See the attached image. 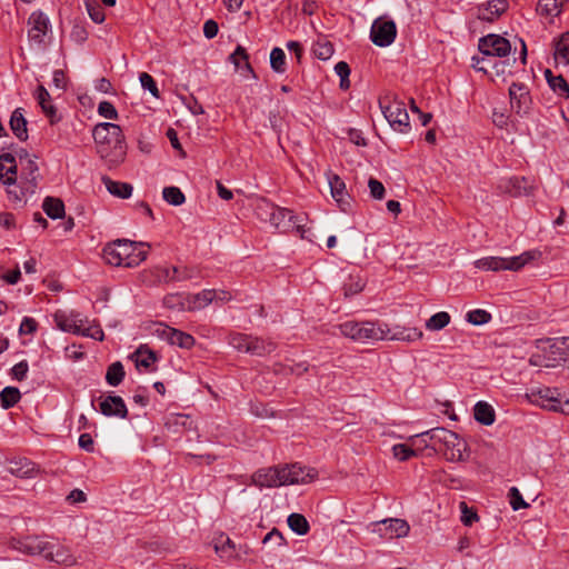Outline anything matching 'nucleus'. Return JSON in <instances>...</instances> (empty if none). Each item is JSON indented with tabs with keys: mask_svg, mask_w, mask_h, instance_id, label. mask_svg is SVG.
Instances as JSON below:
<instances>
[{
	"mask_svg": "<svg viewBox=\"0 0 569 569\" xmlns=\"http://www.w3.org/2000/svg\"><path fill=\"white\" fill-rule=\"evenodd\" d=\"M92 137L98 146L101 158L118 164L126 157V141L119 124L101 122L94 126Z\"/></svg>",
	"mask_w": 569,
	"mask_h": 569,
	"instance_id": "obj_1",
	"label": "nucleus"
},
{
	"mask_svg": "<svg viewBox=\"0 0 569 569\" xmlns=\"http://www.w3.org/2000/svg\"><path fill=\"white\" fill-rule=\"evenodd\" d=\"M416 438H421L426 442V447H432L435 450L442 451L448 461L463 460L467 443L453 431L437 427L416 435L411 439Z\"/></svg>",
	"mask_w": 569,
	"mask_h": 569,
	"instance_id": "obj_2",
	"label": "nucleus"
},
{
	"mask_svg": "<svg viewBox=\"0 0 569 569\" xmlns=\"http://www.w3.org/2000/svg\"><path fill=\"white\" fill-rule=\"evenodd\" d=\"M143 247L142 242L118 239L103 248V259L114 267L133 268L147 258Z\"/></svg>",
	"mask_w": 569,
	"mask_h": 569,
	"instance_id": "obj_3",
	"label": "nucleus"
},
{
	"mask_svg": "<svg viewBox=\"0 0 569 569\" xmlns=\"http://www.w3.org/2000/svg\"><path fill=\"white\" fill-rule=\"evenodd\" d=\"M339 330L342 336L361 343L387 339L390 332L386 325L373 321H346L339 325Z\"/></svg>",
	"mask_w": 569,
	"mask_h": 569,
	"instance_id": "obj_4",
	"label": "nucleus"
},
{
	"mask_svg": "<svg viewBox=\"0 0 569 569\" xmlns=\"http://www.w3.org/2000/svg\"><path fill=\"white\" fill-rule=\"evenodd\" d=\"M379 106L386 120L395 131L408 133L411 130L409 114L402 101L383 98L379 100Z\"/></svg>",
	"mask_w": 569,
	"mask_h": 569,
	"instance_id": "obj_5",
	"label": "nucleus"
},
{
	"mask_svg": "<svg viewBox=\"0 0 569 569\" xmlns=\"http://www.w3.org/2000/svg\"><path fill=\"white\" fill-rule=\"evenodd\" d=\"M158 284L188 281L200 276V270L193 266H156L150 271Z\"/></svg>",
	"mask_w": 569,
	"mask_h": 569,
	"instance_id": "obj_6",
	"label": "nucleus"
},
{
	"mask_svg": "<svg viewBox=\"0 0 569 569\" xmlns=\"http://www.w3.org/2000/svg\"><path fill=\"white\" fill-rule=\"evenodd\" d=\"M397 36V27L393 20L377 18L370 29V39L378 47L390 46Z\"/></svg>",
	"mask_w": 569,
	"mask_h": 569,
	"instance_id": "obj_7",
	"label": "nucleus"
},
{
	"mask_svg": "<svg viewBox=\"0 0 569 569\" xmlns=\"http://www.w3.org/2000/svg\"><path fill=\"white\" fill-rule=\"evenodd\" d=\"M479 51L486 57H507L511 51L510 42L499 34H487L479 39Z\"/></svg>",
	"mask_w": 569,
	"mask_h": 569,
	"instance_id": "obj_8",
	"label": "nucleus"
},
{
	"mask_svg": "<svg viewBox=\"0 0 569 569\" xmlns=\"http://www.w3.org/2000/svg\"><path fill=\"white\" fill-rule=\"evenodd\" d=\"M537 349L542 351L546 358L552 362V367H555L559 361H565L569 355V337L540 341Z\"/></svg>",
	"mask_w": 569,
	"mask_h": 569,
	"instance_id": "obj_9",
	"label": "nucleus"
},
{
	"mask_svg": "<svg viewBox=\"0 0 569 569\" xmlns=\"http://www.w3.org/2000/svg\"><path fill=\"white\" fill-rule=\"evenodd\" d=\"M318 472L313 468H305L299 463L282 466V479L286 480L284 486L296 483H309L313 481Z\"/></svg>",
	"mask_w": 569,
	"mask_h": 569,
	"instance_id": "obj_10",
	"label": "nucleus"
},
{
	"mask_svg": "<svg viewBox=\"0 0 569 569\" xmlns=\"http://www.w3.org/2000/svg\"><path fill=\"white\" fill-rule=\"evenodd\" d=\"M156 333L172 346H178L183 349H190L194 346V338L181 330L160 323Z\"/></svg>",
	"mask_w": 569,
	"mask_h": 569,
	"instance_id": "obj_11",
	"label": "nucleus"
},
{
	"mask_svg": "<svg viewBox=\"0 0 569 569\" xmlns=\"http://www.w3.org/2000/svg\"><path fill=\"white\" fill-rule=\"evenodd\" d=\"M252 483L259 488H277L284 486L282 467H269L257 470L251 477Z\"/></svg>",
	"mask_w": 569,
	"mask_h": 569,
	"instance_id": "obj_12",
	"label": "nucleus"
},
{
	"mask_svg": "<svg viewBox=\"0 0 569 569\" xmlns=\"http://www.w3.org/2000/svg\"><path fill=\"white\" fill-rule=\"evenodd\" d=\"M60 327L64 331H70L73 333H78L84 337H90L94 340L102 341L103 340V331L98 325H88L82 319H69L63 323H60Z\"/></svg>",
	"mask_w": 569,
	"mask_h": 569,
	"instance_id": "obj_13",
	"label": "nucleus"
},
{
	"mask_svg": "<svg viewBox=\"0 0 569 569\" xmlns=\"http://www.w3.org/2000/svg\"><path fill=\"white\" fill-rule=\"evenodd\" d=\"M29 30L28 37L30 41L42 44L44 42V37L48 32L49 19L42 12H33L29 17L28 20Z\"/></svg>",
	"mask_w": 569,
	"mask_h": 569,
	"instance_id": "obj_14",
	"label": "nucleus"
},
{
	"mask_svg": "<svg viewBox=\"0 0 569 569\" xmlns=\"http://www.w3.org/2000/svg\"><path fill=\"white\" fill-rule=\"evenodd\" d=\"M297 217L292 211L276 206L274 217H272L270 224L279 229L281 232L292 230L301 231L302 226L296 221Z\"/></svg>",
	"mask_w": 569,
	"mask_h": 569,
	"instance_id": "obj_15",
	"label": "nucleus"
},
{
	"mask_svg": "<svg viewBox=\"0 0 569 569\" xmlns=\"http://www.w3.org/2000/svg\"><path fill=\"white\" fill-rule=\"evenodd\" d=\"M19 160L26 180V190L33 194L37 188L38 166L26 151L19 153Z\"/></svg>",
	"mask_w": 569,
	"mask_h": 569,
	"instance_id": "obj_16",
	"label": "nucleus"
},
{
	"mask_svg": "<svg viewBox=\"0 0 569 569\" xmlns=\"http://www.w3.org/2000/svg\"><path fill=\"white\" fill-rule=\"evenodd\" d=\"M328 183L335 201L342 211H347L350 207V197L346 190L345 181L338 174L330 172L328 174Z\"/></svg>",
	"mask_w": 569,
	"mask_h": 569,
	"instance_id": "obj_17",
	"label": "nucleus"
},
{
	"mask_svg": "<svg viewBox=\"0 0 569 569\" xmlns=\"http://www.w3.org/2000/svg\"><path fill=\"white\" fill-rule=\"evenodd\" d=\"M100 412L107 417H117L124 419L128 416V409L120 396H107L101 399Z\"/></svg>",
	"mask_w": 569,
	"mask_h": 569,
	"instance_id": "obj_18",
	"label": "nucleus"
},
{
	"mask_svg": "<svg viewBox=\"0 0 569 569\" xmlns=\"http://www.w3.org/2000/svg\"><path fill=\"white\" fill-rule=\"evenodd\" d=\"M56 543L40 539L38 537H28L20 542V551L31 556H42L47 560L48 553L54 549Z\"/></svg>",
	"mask_w": 569,
	"mask_h": 569,
	"instance_id": "obj_19",
	"label": "nucleus"
},
{
	"mask_svg": "<svg viewBox=\"0 0 569 569\" xmlns=\"http://www.w3.org/2000/svg\"><path fill=\"white\" fill-rule=\"evenodd\" d=\"M511 108L517 113L526 112L529 109L530 96L527 87L522 83H512L509 88Z\"/></svg>",
	"mask_w": 569,
	"mask_h": 569,
	"instance_id": "obj_20",
	"label": "nucleus"
},
{
	"mask_svg": "<svg viewBox=\"0 0 569 569\" xmlns=\"http://www.w3.org/2000/svg\"><path fill=\"white\" fill-rule=\"evenodd\" d=\"M508 9L507 0H490L478 7L477 17L483 21H493Z\"/></svg>",
	"mask_w": 569,
	"mask_h": 569,
	"instance_id": "obj_21",
	"label": "nucleus"
},
{
	"mask_svg": "<svg viewBox=\"0 0 569 569\" xmlns=\"http://www.w3.org/2000/svg\"><path fill=\"white\" fill-rule=\"evenodd\" d=\"M541 406L552 411H563V396L558 389L543 388L538 391Z\"/></svg>",
	"mask_w": 569,
	"mask_h": 569,
	"instance_id": "obj_22",
	"label": "nucleus"
},
{
	"mask_svg": "<svg viewBox=\"0 0 569 569\" xmlns=\"http://www.w3.org/2000/svg\"><path fill=\"white\" fill-rule=\"evenodd\" d=\"M498 187L502 192L517 197L527 192L528 181L525 177L503 178Z\"/></svg>",
	"mask_w": 569,
	"mask_h": 569,
	"instance_id": "obj_23",
	"label": "nucleus"
},
{
	"mask_svg": "<svg viewBox=\"0 0 569 569\" xmlns=\"http://www.w3.org/2000/svg\"><path fill=\"white\" fill-rule=\"evenodd\" d=\"M553 59L557 67L569 66V32H563L556 39Z\"/></svg>",
	"mask_w": 569,
	"mask_h": 569,
	"instance_id": "obj_24",
	"label": "nucleus"
},
{
	"mask_svg": "<svg viewBox=\"0 0 569 569\" xmlns=\"http://www.w3.org/2000/svg\"><path fill=\"white\" fill-rule=\"evenodd\" d=\"M47 560L66 567H71L77 563V559L71 553L70 549L62 545H56L54 549H51L50 553H48Z\"/></svg>",
	"mask_w": 569,
	"mask_h": 569,
	"instance_id": "obj_25",
	"label": "nucleus"
},
{
	"mask_svg": "<svg viewBox=\"0 0 569 569\" xmlns=\"http://www.w3.org/2000/svg\"><path fill=\"white\" fill-rule=\"evenodd\" d=\"M276 349V343L270 340L249 336V345L247 347V353L263 357L271 353Z\"/></svg>",
	"mask_w": 569,
	"mask_h": 569,
	"instance_id": "obj_26",
	"label": "nucleus"
},
{
	"mask_svg": "<svg viewBox=\"0 0 569 569\" xmlns=\"http://www.w3.org/2000/svg\"><path fill=\"white\" fill-rule=\"evenodd\" d=\"M37 100L40 104L42 111L47 114V117L50 119L51 123H54L59 120V117L57 114V110L54 106L52 104L51 97L48 92V90L43 86H39L37 89Z\"/></svg>",
	"mask_w": 569,
	"mask_h": 569,
	"instance_id": "obj_27",
	"label": "nucleus"
},
{
	"mask_svg": "<svg viewBox=\"0 0 569 569\" xmlns=\"http://www.w3.org/2000/svg\"><path fill=\"white\" fill-rule=\"evenodd\" d=\"M473 417L483 426H491L496 420V413L492 406L486 401H478L475 405Z\"/></svg>",
	"mask_w": 569,
	"mask_h": 569,
	"instance_id": "obj_28",
	"label": "nucleus"
},
{
	"mask_svg": "<svg viewBox=\"0 0 569 569\" xmlns=\"http://www.w3.org/2000/svg\"><path fill=\"white\" fill-rule=\"evenodd\" d=\"M546 80L552 91L560 98H569V84L561 74H553L551 70L545 71Z\"/></svg>",
	"mask_w": 569,
	"mask_h": 569,
	"instance_id": "obj_29",
	"label": "nucleus"
},
{
	"mask_svg": "<svg viewBox=\"0 0 569 569\" xmlns=\"http://www.w3.org/2000/svg\"><path fill=\"white\" fill-rule=\"evenodd\" d=\"M386 535L390 538L405 537L409 532V525L402 519H389L381 522Z\"/></svg>",
	"mask_w": 569,
	"mask_h": 569,
	"instance_id": "obj_30",
	"label": "nucleus"
},
{
	"mask_svg": "<svg viewBox=\"0 0 569 569\" xmlns=\"http://www.w3.org/2000/svg\"><path fill=\"white\" fill-rule=\"evenodd\" d=\"M102 181L107 188V190L121 199H128L132 194V186L127 182H120V181H113L112 179L108 177H103Z\"/></svg>",
	"mask_w": 569,
	"mask_h": 569,
	"instance_id": "obj_31",
	"label": "nucleus"
},
{
	"mask_svg": "<svg viewBox=\"0 0 569 569\" xmlns=\"http://www.w3.org/2000/svg\"><path fill=\"white\" fill-rule=\"evenodd\" d=\"M137 368H143L149 370L151 366L157 361V355L150 350L147 346H141L131 357Z\"/></svg>",
	"mask_w": 569,
	"mask_h": 569,
	"instance_id": "obj_32",
	"label": "nucleus"
},
{
	"mask_svg": "<svg viewBox=\"0 0 569 569\" xmlns=\"http://www.w3.org/2000/svg\"><path fill=\"white\" fill-rule=\"evenodd\" d=\"M10 128L13 134L21 141L28 139L27 120L20 109H16L10 118Z\"/></svg>",
	"mask_w": 569,
	"mask_h": 569,
	"instance_id": "obj_33",
	"label": "nucleus"
},
{
	"mask_svg": "<svg viewBox=\"0 0 569 569\" xmlns=\"http://www.w3.org/2000/svg\"><path fill=\"white\" fill-rule=\"evenodd\" d=\"M541 253L537 250L525 251L519 256L506 258L507 270L517 271L523 266L529 263L531 260L539 258Z\"/></svg>",
	"mask_w": 569,
	"mask_h": 569,
	"instance_id": "obj_34",
	"label": "nucleus"
},
{
	"mask_svg": "<svg viewBox=\"0 0 569 569\" xmlns=\"http://www.w3.org/2000/svg\"><path fill=\"white\" fill-rule=\"evenodd\" d=\"M214 299H217V292L214 290H202L201 292L193 295L189 299L188 310H199L207 307Z\"/></svg>",
	"mask_w": 569,
	"mask_h": 569,
	"instance_id": "obj_35",
	"label": "nucleus"
},
{
	"mask_svg": "<svg viewBox=\"0 0 569 569\" xmlns=\"http://www.w3.org/2000/svg\"><path fill=\"white\" fill-rule=\"evenodd\" d=\"M9 471L19 478H30L36 472V466L27 459L16 460L10 462Z\"/></svg>",
	"mask_w": 569,
	"mask_h": 569,
	"instance_id": "obj_36",
	"label": "nucleus"
},
{
	"mask_svg": "<svg viewBox=\"0 0 569 569\" xmlns=\"http://www.w3.org/2000/svg\"><path fill=\"white\" fill-rule=\"evenodd\" d=\"M42 209L51 219H59L64 216V204L58 198L47 197L43 200Z\"/></svg>",
	"mask_w": 569,
	"mask_h": 569,
	"instance_id": "obj_37",
	"label": "nucleus"
},
{
	"mask_svg": "<svg viewBox=\"0 0 569 569\" xmlns=\"http://www.w3.org/2000/svg\"><path fill=\"white\" fill-rule=\"evenodd\" d=\"M567 2L568 0H539L538 10L541 14L558 17Z\"/></svg>",
	"mask_w": 569,
	"mask_h": 569,
	"instance_id": "obj_38",
	"label": "nucleus"
},
{
	"mask_svg": "<svg viewBox=\"0 0 569 569\" xmlns=\"http://www.w3.org/2000/svg\"><path fill=\"white\" fill-rule=\"evenodd\" d=\"M21 399V393L16 387H6L0 392V405L3 409L14 407Z\"/></svg>",
	"mask_w": 569,
	"mask_h": 569,
	"instance_id": "obj_39",
	"label": "nucleus"
},
{
	"mask_svg": "<svg viewBox=\"0 0 569 569\" xmlns=\"http://www.w3.org/2000/svg\"><path fill=\"white\" fill-rule=\"evenodd\" d=\"M214 550L221 558H229L233 556L236 545L228 536L221 533L214 541Z\"/></svg>",
	"mask_w": 569,
	"mask_h": 569,
	"instance_id": "obj_40",
	"label": "nucleus"
},
{
	"mask_svg": "<svg viewBox=\"0 0 569 569\" xmlns=\"http://www.w3.org/2000/svg\"><path fill=\"white\" fill-rule=\"evenodd\" d=\"M289 528L299 536L307 535L310 527L305 516L301 513H291L287 519Z\"/></svg>",
	"mask_w": 569,
	"mask_h": 569,
	"instance_id": "obj_41",
	"label": "nucleus"
},
{
	"mask_svg": "<svg viewBox=\"0 0 569 569\" xmlns=\"http://www.w3.org/2000/svg\"><path fill=\"white\" fill-rule=\"evenodd\" d=\"M476 266L482 270H507L506 258L500 257H487L476 261Z\"/></svg>",
	"mask_w": 569,
	"mask_h": 569,
	"instance_id": "obj_42",
	"label": "nucleus"
},
{
	"mask_svg": "<svg viewBox=\"0 0 569 569\" xmlns=\"http://www.w3.org/2000/svg\"><path fill=\"white\" fill-rule=\"evenodd\" d=\"M450 315L446 311H439L432 315L426 321V328L429 331H439L450 323Z\"/></svg>",
	"mask_w": 569,
	"mask_h": 569,
	"instance_id": "obj_43",
	"label": "nucleus"
},
{
	"mask_svg": "<svg viewBox=\"0 0 569 569\" xmlns=\"http://www.w3.org/2000/svg\"><path fill=\"white\" fill-rule=\"evenodd\" d=\"M124 378V369L120 361L113 362L108 367L107 373H106V381L112 386L117 387L119 386Z\"/></svg>",
	"mask_w": 569,
	"mask_h": 569,
	"instance_id": "obj_44",
	"label": "nucleus"
},
{
	"mask_svg": "<svg viewBox=\"0 0 569 569\" xmlns=\"http://www.w3.org/2000/svg\"><path fill=\"white\" fill-rule=\"evenodd\" d=\"M276 204L272 202L261 199L257 202L254 211L256 216L264 222H271L272 217H274Z\"/></svg>",
	"mask_w": 569,
	"mask_h": 569,
	"instance_id": "obj_45",
	"label": "nucleus"
},
{
	"mask_svg": "<svg viewBox=\"0 0 569 569\" xmlns=\"http://www.w3.org/2000/svg\"><path fill=\"white\" fill-rule=\"evenodd\" d=\"M422 336H423V333L420 330L416 329V328H412V329H406L405 328V329L395 331L392 333L390 331L388 333V338L387 339L402 340V341L412 342V341L421 339Z\"/></svg>",
	"mask_w": 569,
	"mask_h": 569,
	"instance_id": "obj_46",
	"label": "nucleus"
},
{
	"mask_svg": "<svg viewBox=\"0 0 569 569\" xmlns=\"http://www.w3.org/2000/svg\"><path fill=\"white\" fill-rule=\"evenodd\" d=\"M270 66L277 73H283L286 71V53L281 48L276 47L271 50Z\"/></svg>",
	"mask_w": 569,
	"mask_h": 569,
	"instance_id": "obj_47",
	"label": "nucleus"
},
{
	"mask_svg": "<svg viewBox=\"0 0 569 569\" xmlns=\"http://www.w3.org/2000/svg\"><path fill=\"white\" fill-rule=\"evenodd\" d=\"M163 199L171 206H181L186 201V197L178 187H166L162 190Z\"/></svg>",
	"mask_w": 569,
	"mask_h": 569,
	"instance_id": "obj_48",
	"label": "nucleus"
},
{
	"mask_svg": "<svg viewBox=\"0 0 569 569\" xmlns=\"http://www.w3.org/2000/svg\"><path fill=\"white\" fill-rule=\"evenodd\" d=\"M490 320L491 315L482 309H475L467 313V321L475 326L488 323Z\"/></svg>",
	"mask_w": 569,
	"mask_h": 569,
	"instance_id": "obj_49",
	"label": "nucleus"
},
{
	"mask_svg": "<svg viewBox=\"0 0 569 569\" xmlns=\"http://www.w3.org/2000/svg\"><path fill=\"white\" fill-rule=\"evenodd\" d=\"M229 59L231 60V62L237 67L239 68L240 67V63L241 61L244 62V67L246 69L249 71V72H252V68L248 61V54L246 52V49L241 46H238L237 49L234 50V52L232 54H230Z\"/></svg>",
	"mask_w": 569,
	"mask_h": 569,
	"instance_id": "obj_50",
	"label": "nucleus"
},
{
	"mask_svg": "<svg viewBox=\"0 0 569 569\" xmlns=\"http://www.w3.org/2000/svg\"><path fill=\"white\" fill-rule=\"evenodd\" d=\"M392 452L395 458H397L400 461H406L410 459L411 457H415L417 453L411 447H409L406 443H397L392 447Z\"/></svg>",
	"mask_w": 569,
	"mask_h": 569,
	"instance_id": "obj_51",
	"label": "nucleus"
},
{
	"mask_svg": "<svg viewBox=\"0 0 569 569\" xmlns=\"http://www.w3.org/2000/svg\"><path fill=\"white\" fill-rule=\"evenodd\" d=\"M229 343L234 349L241 352H247V347L249 345V336L244 333H231L229 336Z\"/></svg>",
	"mask_w": 569,
	"mask_h": 569,
	"instance_id": "obj_52",
	"label": "nucleus"
},
{
	"mask_svg": "<svg viewBox=\"0 0 569 569\" xmlns=\"http://www.w3.org/2000/svg\"><path fill=\"white\" fill-rule=\"evenodd\" d=\"M313 52L319 59L328 60L333 54V46L329 41H318Z\"/></svg>",
	"mask_w": 569,
	"mask_h": 569,
	"instance_id": "obj_53",
	"label": "nucleus"
},
{
	"mask_svg": "<svg viewBox=\"0 0 569 569\" xmlns=\"http://www.w3.org/2000/svg\"><path fill=\"white\" fill-rule=\"evenodd\" d=\"M139 80H140L141 87L144 90H148L154 98L160 97V92L157 87V83H156L154 79L149 73H147V72L140 73Z\"/></svg>",
	"mask_w": 569,
	"mask_h": 569,
	"instance_id": "obj_54",
	"label": "nucleus"
},
{
	"mask_svg": "<svg viewBox=\"0 0 569 569\" xmlns=\"http://www.w3.org/2000/svg\"><path fill=\"white\" fill-rule=\"evenodd\" d=\"M363 288H365V282L362 281L361 278H359V277L350 278V281L346 282L343 284L345 296L352 297V296L361 292Z\"/></svg>",
	"mask_w": 569,
	"mask_h": 569,
	"instance_id": "obj_55",
	"label": "nucleus"
},
{
	"mask_svg": "<svg viewBox=\"0 0 569 569\" xmlns=\"http://www.w3.org/2000/svg\"><path fill=\"white\" fill-rule=\"evenodd\" d=\"M509 503L513 510L527 508L529 505L523 500L522 495L516 487L509 489Z\"/></svg>",
	"mask_w": 569,
	"mask_h": 569,
	"instance_id": "obj_56",
	"label": "nucleus"
},
{
	"mask_svg": "<svg viewBox=\"0 0 569 569\" xmlns=\"http://www.w3.org/2000/svg\"><path fill=\"white\" fill-rule=\"evenodd\" d=\"M98 113L110 120H117L118 119V111L114 108V106L109 101H101L98 106Z\"/></svg>",
	"mask_w": 569,
	"mask_h": 569,
	"instance_id": "obj_57",
	"label": "nucleus"
},
{
	"mask_svg": "<svg viewBox=\"0 0 569 569\" xmlns=\"http://www.w3.org/2000/svg\"><path fill=\"white\" fill-rule=\"evenodd\" d=\"M86 7H87V11L93 22L102 23L104 21L106 17H104L103 10L100 7V4H98L97 2L88 1L86 3Z\"/></svg>",
	"mask_w": 569,
	"mask_h": 569,
	"instance_id": "obj_58",
	"label": "nucleus"
},
{
	"mask_svg": "<svg viewBox=\"0 0 569 569\" xmlns=\"http://www.w3.org/2000/svg\"><path fill=\"white\" fill-rule=\"evenodd\" d=\"M368 187L373 199L381 200L385 197L386 189L379 180L370 178L368 181Z\"/></svg>",
	"mask_w": 569,
	"mask_h": 569,
	"instance_id": "obj_59",
	"label": "nucleus"
},
{
	"mask_svg": "<svg viewBox=\"0 0 569 569\" xmlns=\"http://www.w3.org/2000/svg\"><path fill=\"white\" fill-rule=\"evenodd\" d=\"M460 509H461V522L465 526H471L475 521H477L478 515L470 508H468L466 502H460Z\"/></svg>",
	"mask_w": 569,
	"mask_h": 569,
	"instance_id": "obj_60",
	"label": "nucleus"
},
{
	"mask_svg": "<svg viewBox=\"0 0 569 569\" xmlns=\"http://www.w3.org/2000/svg\"><path fill=\"white\" fill-rule=\"evenodd\" d=\"M529 363L535 367H552L550 359H547L546 355L542 351H539V349L530 356Z\"/></svg>",
	"mask_w": 569,
	"mask_h": 569,
	"instance_id": "obj_61",
	"label": "nucleus"
},
{
	"mask_svg": "<svg viewBox=\"0 0 569 569\" xmlns=\"http://www.w3.org/2000/svg\"><path fill=\"white\" fill-rule=\"evenodd\" d=\"M28 370H29L28 362L26 360H22L12 367V369H11L12 378L18 381H22L27 377Z\"/></svg>",
	"mask_w": 569,
	"mask_h": 569,
	"instance_id": "obj_62",
	"label": "nucleus"
},
{
	"mask_svg": "<svg viewBox=\"0 0 569 569\" xmlns=\"http://www.w3.org/2000/svg\"><path fill=\"white\" fill-rule=\"evenodd\" d=\"M16 181H17V163L14 161L13 163H9V166L4 172V178L1 182L7 186H14Z\"/></svg>",
	"mask_w": 569,
	"mask_h": 569,
	"instance_id": "obj_63",
	"label": "nucleus"
},
{
	"mask_svg": "<svg viewBox=\"0 0 569 569\" xmlns=\"http://www.w3.org/2000/svg\"><path fill=\"white\" fill-rule=\"evenodd\" d=\"M37 330V322L34 319L24 317L20 323L19 332L21 335H32Z\"/></svg>",
	"mask_w": 569,
	"mask_h": 569,
	"instance_id": "obj_64",
	"label": "nucleus"
}]
</instances>
